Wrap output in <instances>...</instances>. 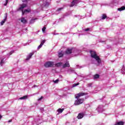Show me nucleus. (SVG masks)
I'll use <instances>...</instances> for the list:
<instances>
[{
	"instance_id": "412c9836",
	"label": "nucleus",
	"mask_w": 125,
	"mask_h": 125,
	"mask_svg": "<svg viewBox=\"0 0 125 125\" xmlns=\"http://www.w3.org/2000/svg\"><path fill=\"white\" fill-rule=\"evenodd\" d=\"M37 19L38 18L32 19L30 21V23L32 24V23H34L35 22V20H37Z\"/></svg>"
},
{
	"instance_id": "cd10ccee",
	"label": "nucleus",
	"mask_w": 125,
	"mask_h": 125,
	"mask_svg": "<svg viewBox=\"0 0 125 125\" xmlns=\"http://www.w3.org/2000/svg\"><path fill=\"white\" fill-rule=\"evenodd\" d=\"M79 84H80V83H74L73 85V87H75V86H77V85H79Z\"/></svg>"
},
{
	"instance_id": "5701e85b",
	"label": "nucleus",
	"mask_w": 125,
	"mask_h": 125,
	"mask_svg": "<svg viewBox=\"0 0 125 125\" xmlns=\"http://www.w3.org/2000/svg\"><path fill=\"white\" fill-rule=\"evenodd\" d=\"M43 4L44 6H45V7H48V5H49V3H48V2H46L45 4L43 3Z\"/></svg>"
},
{
	"instance_id": "20e7f679",
	"label": "nucleus",
	"mask_w": 125,
	"mask_h": 125,
	"mask_svg": "<svg viewBox=\"0 0 125 125\" xmlns=\"http://www.w3.org/2000/svg\"><path fill=\"white\" fill-rule=\"evenodd\" d=\"M84 95H87V93L80 92L76 95L75 98H76L77 99H79V98H80L81 96H84Z\"/></svg>"
},
{
	"instance_id": "72a5a7b5",
	"label": "nucleus",
	"mask_w": 125,
	"mask_h": 125,
	"mask_svg": "<svg viewBox=\"0 0 125 125\" xmlns=\"http://www.w3.org/2000/svg\"><path fill=\"white\" fill-rule=\"evenodd\" d=\"M89 30H90L89 28H86V29H85V32H87V31H89Z\"/></svg>"
},
{
	"instance_id": "473e14b6",
	"label": "nucleus",
	"mask_w": 125,
	"mask_h": 125,
	"mask_svg": "<svg viewBox=\"0 0 125 125\" xmlns=\"http://www.w3.org/2000/svg\"><path fill=\"white\" fill-rule=\"evenodd\" d=\"M92 85V83H89V84H88L87 86L90 87V86H91Z\"/></svg>"
},
{
	"instance_id": "bb28decb",
	"label": "nucleus",
	"mask_w": 125,
	"mask_h": 125,
	"mask_svg": "<svg viewBox=\"0 0 125 125\" xmlns=\"http://www.w3.org/2000/svg\"><path fill=\"white\" fill-rule=\"evenodd\" d=\"M44 42H45V40H43L42 41L41 44H42V45H43V44H44Z\"/></svg>"
},
{
	"instance_id": "4be33fe9",
	"label": "nucleus",
	"mask_w": 125,
	"mask_h": 125,
	"mask_svg": "<svg viewBox=\"0 0 125 125\" xmlns=\"http://www.w3.org/2000/svg\"><path fill=\"white\" fill-rule=\"evenodd\" d=\"M107 18V16H106V15L105 14H103V16H102V20H104V19H106Z\"/></svg>"
},
{
	"instance_id": "dca6fc26",
	"label": "nucleus",
	"mask_w": 125,
	"mask_h": 125,
	"mask_svg": "<svg viewBox=\"0 0 125 125\" xmlns=\"http://www.w3.org/2000/svg\"><path fill=\"white\" fill-rule=\"evenodd\" d=\"M118 10L119 11H123V10H125V6H122L121 7H120V8H119L118 9Z\"/></svg>"
},
{
	"instance_id": "f3484780",
	"label": "nucleus",
	"mask_w": 125,
	"mask_h": 125,
	"mask_svg": "<svg viewBox=\"0 0 125 125\" xmlns=\"http://www.w3.org/2000/svg\"><path fill=\"white\" fill-rule=\"evenodd\" d=\"M64 111V109L63 108H59L57 110V112H58V113H59L60 114H61V113H62L63 111Z\"/></svg>"
},
{
	"instance_id": "f03ea898",
	"label": "nucleus",
	"mask_w": 125,
	"mask_h": 125,
	"mask_svg": "<svg viewBox=\"0 0 125 125\" xmlns=\"http://www.w3.org/2000/svg\"><path fill=\"white\" fill-rule=\"evenodd\" d=\"M90 53L91 54V57H92V58H94V59H95V60L97 61L98 64H100V63H101V59H100V58L97 56L96 52L94 51H90Z\"/></svg>"
},
{
	"instance_id": "6e6552de",
	"label": "nucleus",
	"mask_w": 125,
	"mask_h": 125,
	"mask_svg": "<svg viewBox=\"0 0 125 125\" xmlns=\"http://www.w3.org/2000/svg\"><path fill=\"white\" fill-rule=\"evenodd\" d=\"M7 20V13L5 14V19L3 21H2L0 22L1 25L2 26L3 25L4 23H5V21Z\"/></svg>"
},
{
	"instance_id": "f8f14e48",
	"label": "nucleus",
	"mask_w": 125,
	"mask_h": 125,
	"mask_svg": "<svg viewBox=\"0 0 125 125\" xmlns=\"http://www.w3.org/2000/svg\"><path fill=\"white\" fill-rule=\"evenodd\" d=\"M83 113H79L77 116L78 119H83Z\"/></svg>"
},
{
	"instance_id": "c85d7f7f",
	"label": "nucleus",
	"mask_w": 125,
	"mask_h": 125,
	"mask_svg": "<svg viewBox=\"0 0 125 125\" xmlns=\"http://www.w3.org/2000/svg\"><path fill=\"white\" fill-rule=\"evenodd\" d=\"M42 99H43V97L42 96L40 98H39L38 99V101H41V100H42Z\"/></svg>"
},
{
	"instance_id": "1a4fd4ad",
	"label": "nucleus",
	"mask_w": 125,
	"mask_h": 125,
	"mask_svg": "<svg viewBox=\"0 0 125 125\" xmlns=\"http://www.w3.org/2000/svg\"><path fill=\"white\" fill-rule=\"evenodd\" d=\"M33 55H34V52L29 53V55L27 57L26 60H30V59L32 58V56H33Z\"/></svg>"
},
{
	"instance_id": "f257e3e1",
	"label": "nucleus",
	"mask_w": 125,
	"mask_h": 125,
	"mask_svg": "<svg viewBox=\"0 0 125 125\" xmlns=\"http://www.w3.org/2000/svg\"><path fill=\"white\" fill-rule=\"evenodd\" d=\"M20 7L18 9V11H19V10H21L22 12V15H24V14H26V13H30L31 12V9L28 8L27 9L23 10L25 7H27V4H22L20 5Z\"/></svg>"
},
{
	"instance_id": "393cba45",
	"label": "nucleus",
	"mask_w": 125,
	"mask_h": 125,
	"mask_svg": "<svg viewBox=\"0 0 125 125\" xmlns=\"http://www.w3.org/2000/svg\"><path fill=\"white\" fill-rule=\"evenodd\" d=\"M46 29V27H45V26H44L42 28V31L43 33H44V32H45V29Z\"/></svg>"
},
{
	"instance_id": "39448f33",
	"label": "nucleus",
	"mask_w": 125,
	"mask_h": 125,
	"mask_svg": "<svg viewBox=\"0 0 125 125\" xmlns=\"http://www.w3.org/2000/svg\"><path fill=\"white\" fill-rule=\"evenodd\" d=\"M84 101V100L83 99H78V100L76 101V104L80 105V104H83Z\"/></svg>"
},
{
	"instance_id": "9b49d317",
	"label": "nucleus",
	"mask_w": 125,
	"mask_h": 125,
	"mask_svg": "<svg viewBox=\"0 0 125 125\" xmlns=\"http://www.w3.org/2000/svg\"><path fill=\"white\" fill-rule=\"evenodd\" d=\"M70 67V63L69 62H66L63 65L62 68H69Z\"/></svg>"
},
{
	"instance_id": "b1692460",
	"label": "nucleus",
	"mask_w": 125,
	"mask_h": 125,
	"mask_svg": "<svg viewBox=\"0 0 125 125\" xmlns=\"http://www.w3.org/2000/svg\"><path fill=\"white\" fill-rule=\"evenodd\" d=\"M53 83H58V82H59V79H57L56 80L53 81Z\"/></svg>"
},
{
	"instance_id": "a211bd4d",
	"label": "nucleus",
	"mask_w": 125,
	"mask_h": 125,
	"mask_svg": "<svg viewBox=\"0 0 125 125\" xmlns=\"http://www.w3.org/2000/svg\"><path fill=\"white\" fill-rule=\"evenodd\" d=\"M62 64H63L62 62H58L55 64V66L56 67H60Z\"/></svg>"
},
{
	"instance_id": "0eeeda50",
	"label": "nucleus",
	"mask_w": 125,
	"mask_h": 125,
	"mask_svg": "<svg viewBox=\"0 0 125 125\" xmlns=\"http://www.w3.org/2000/svg\"><path fill=\"white\" fill-rule=\"evenodd\" d=\"M78 3V0H73L71 2V4L70 5V7H73L74 5H76Z\"/></svg>"
},
{
	"instance_id": "4468645a",
	"label": "nucleus",
	"mask_w": 125,
	"mask_h": 125,
	"mask_svg": "<svg viewBox=\"0 0 125 125\" xmlns=\"http://www.w3.org/2000/svg\"><path fill=\"white\" fill-rule=\"evenodd\" d=\"M27 98H28V96L27 95H25L23 97H21V98H19L20 100H25L26 99H27Z\"/></svg>"
},
{
	"instance_id": "9d476101",
	"label": "nucleus",
	"mask_w": 125,
	"mask_h": 125,
	"mask_svg": "<svg viewBox=\"0 0 125 125\" xmlns=\"http://www.w3.org/2000/svg\"><path fill=\"white\" fill-rule=\"evenodd\" d=\"M21 23H23V24H26V23H27V20H26V19H25V18L22 17L21 18Z\"/></svg>"
},
{
	"instance_id": "2f4dec72",
	"label": "nucleus",
	"mask_w": 125,
	"mask_h": 125,
	"mask_svg": "<svg viewBox=\"0 0 125 125\" xmlns=\"http://www.w3.org/2000/svg\"><path fill=\"white\" fill-rule=\"evenodd\" d=\"M22 2H27L28 0H22Z\"/></svg>"
},
{
	"instance_id": "a878e982",
	"label": "nucleus",
	"mask_w": 125,
	"mask_h": 125,
	"mask_svg": "<svg viewBox=\"0 0 125 125\" xmlns=\"http://www.w3.org/2000/svg\"><path fill=\"white\" fill-rule=\"evenodd\" d=\"M7 3H8V0H5V3L4 4V5H5V6L7 5Z\"/></svg>"
},
{
	"instance_id": "7c9ffc66",
	"label": "nucleus",
	"mask_w": 125,
	"mask_h": 125,
	"mask_svg": "<svg viewBox=\"0 0 125 125\" xmlns=\"http://www.w3.org/2000/svg\"><path fill=\"white\" fill-rule=\"evenodd\" d=\"M63 9V8H59L58 9V11H60V10H62Z\"/></svg>"
},
{
	"instance_id": "423d86ee",
	"label": "nucleus",
	"mask_w": 125,
	"mask_h": 125,
	"mask_svg": "<svg viewBox=\"0 0 125 125\" xmlns=\"http://www.w3.org/2000/svg\"><path fill=\"white\" fill-rule=\"evenodd\" d=\"M73 51V49H70L69 48H68L65 51V54H71L72 53Z\"/></svg>"
},
{
	"instance_id": "f704fd0d",
	"label": "nucleus",
	"mask_w": 125,
	"mask_h": 125,
	"mask_svg": "<svg viewBox=\"0 0 125 125\" xmlns=\"http://www.w3.org/2000/svg\"><path fill=\"white\" fill-rule=\"evenodd\" d=\"M11 122H12V120H9L8 121V123H11Z\"/></svg>"
},
{
	"instance_id": "6ab92c4d",
	"label": "nucleus",
	"mask_w": 125,
	"mask_h": 125,
	"mask_svg": "<svg viewBox=\"0 0 125 125\" xmlns=\"http://www.w3.org/2000/svg\"><path fill=\"white\" fill-rule=\"evenodd\" d=\"M3 64H4V59H1V61L0 62V66H2V65H3Z\"/></svg>"
},
{
	"instance_id": "c756f323",
	"label": "nucleus",
	"mask_w": 125,
	"mask_h": 125,
	"mask_svg": "<svg viewBox=\"0 0 125 125\" xmlns=\"http://www.w3.org/2000/svg\"><path fill=\"white\" fill-rule=\"evenodd\" d=\"M42 45L40 44V45L38 47V49H40L42 47Z\"/></svg>"
},
{
	"instance_id": "2eb2a0df",
	"label": "nucleus",
	"mask_w": 125,
	"mask_h": 125,
	"mask_svg": "<svg viewBox=\"0 0 125 125\" xmlns=\"http://www.w3.org/2000/svg\"><path fill=\"white\" fill-rule=\"evenodd\" d=\"M99 77H100V76L99 74H95L93 76V79L96 80L97 79H99Z\"/></svg>"
},
{
	"instance_id": "7ed1b4c3",
	"label": "nucleus",
	"mask_w": 125,
	"mask_h": 125,
	"mask_svg": "<svg viewBox=\"0 0 125 125\" xmlns=\"http://www.w3.org/2000/svg\"><path fill=\"white\" fill-rule=\"evenodd\" d=\"M54 65V62H47L44 63V66L45 68H49L51 67H53Z\"/></svg>"
},
{
	"instance_id": "ddd939ff",
	"label": "nucleus",
	"mask_w": 125,
	"mask_h": 125,
	"mask_svg": "<svg viewBox=\"0 0 125 125\" xmlns=\"http://www.w3.org/2000/svg\"><path fill=\"white\" fill-rule=\"evenodd\" d=\"M125 122L123 121H120L119 122L116 123L115 125H124Z\"/></svg>"
},
{
	"instance_id": "aec40b11",
	"label": "nucleus",
	"mask_w": 125,
	"mask_h": 125,
	"mask_svg": "<svg viewBox=\"0 0 125 125\" xmlns=\"http://www.w3.org/2000/svg\"><path fill=\"white\" fill-rule=\"evenodd\" d=\"M63 53H62V52H59V55H58V56H59V58H61V57H63Z\"/></svg>"
}]
</instances>
